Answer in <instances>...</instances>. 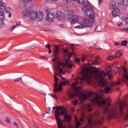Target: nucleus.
Wrapping results in <instances>:
<instances>
[{"mask_svg": "<svg viewBox=\"0 0 128 128\" xmlns=\"http://www.w3.org/2000/svg\"><path fill=\"white\" fill-rule=\"evenodd\" d=\"M100 58L96 56L94 62L90 61L88 64H86L82 70V77H79L75 79L74 82L72 85L73 90L72 92L68 94V96L72 100V104L74 106L78 104V100H76V98H78L81 100H90L92 102L97 104L100 108L105 106L103 110V112H122L124 110V104L121 101L118 102V105L114 109L110 110L108 106H110V101L112 98L109 97L107 100L104 99L102 94H98L94 93V92H86L84 94L80 92L81 86H78V84H82L84 82L90 84H94L96 86H100L102 87L100 92L102 94H108L109 92L112 90V86H116L122 84V82H128V75L126 74V68L124 67L116 66V69L117 72H119L120 78H118V82H112L108 86L106 85L108 84L106 78L108 76L109 80L112 78V68L108 66L107 67V70L101 72L98 70V68L94 66H92L93 64L98 66L100 64Z\"/></svg>", "mask_w": 128, "mask_h": 128, "instance_id": "obj_1", "label": "nucleus"}, {"mask_svg": "<svg viewBox=\"0 0 128 128\" xmlns=\"http://www.w3.org/2000/svg\"><path fill=\"white\" fill-rule=\"evenodd\" d=\"M54 54L51 56H40V58H52V62L55 64V68H56V70L57 72H59L60 74H64L63 70H66V68L71 69L72 68V66L74 64L70 63L68 60H70V56L66 55L64 58V62H62L58 60V52H60V47L56 45L54 46Z\"/></svg>", "mask_w": 128, "mask_h": 128, "instance_id": "obj_2", "label": "nucleus"}, {"mask_svg": "<svg viewBox=\"0 0 128 128\" xmlns=\"http://www.w3.org/2000/svg\"><path fill=\"white\" fill-rule=\"evenodd\" d=\"M67 18L70 22V24H78L80 25L76 26L74 28H90L92 23L96 22V18L94 16L88 18H82L74 14V11L70 10L68 12Z\"/></svg>", "mask_w": 128, "mask_h": 128, "instance_id": "obj_3", "label": "nucleus"}, {"mask_svg": "<svg viewBox=\"0 0 128 128\" xmlns=\"http://www.w3.org/2000/svg\"><path fill=\"white\" fill-rule=\"evenodd\" d=\"M23 15L26 18H28L29 20H30L32 22L36 20L40 22V20H42L44 18L42 12H39L38 14V12L36 11L24 10Z\"/></svg>", "mask_w": 128, "mask_h": 128, "instance_id": "obj_4", "label": "nucleus"}, {"mask_svg": "<svg viewBox=\"0 0 128 128\" xmlns=\"http://www.w3.org/2000/svg\"><path fill=\"white\" fill-rule=\"evenodd\" d=\"M54 78L55 82L54 83V86L55 88L54 89V92H62V87L58 88V73L56 72H54Z\"/></svg>", "mask_w": 128, "mask_h": 128, "instance_id": "obj_5", "label": "nucleus"}, {"mask_svg": "<svg viewBox=\"0 0 128 128\" xmlns=\"http://www.w3.org/2000/svg\"><path fill=\"white\" fill-rule=\"evenodd\" d=\"M45 14H46V20L49 22H52V20L54 18V14L51 12L49 10H46Z\"/></svg>", "mask_w": 128, "mask_h": 128, "instance_id": "obj_6", "label": "nucleus"}, {"mask_svg": "<svg viewBox=\"0 0 128 128\" xmlns=\"http://www.w3.org/2000/svg\"><path fill=\"white\" fill-rule=\"evenodd\" d=\"M6 10V6H4L2 2H0V20H2L4 18V12Z\"/></svg>", "mask_w": 128, "mask_h": 128, "instance_id": "obj_7", "label": "nucleus"}, {"mask_svg": "<svg viewBox=\"0 0 128 128\" xmlns=\"http://www.w3.org/2000/svg\"><path fill=\"white\" fill-rule=\"evenodd\" d=\"M85 12L88 16H94L95 13L94 11V9H92L91 7L88 8L86 10Z\"/></svg>", "mask_w": 128, "mask_h": 128, "instance_id": "obj_8", "label": "nucleus"}, {"mask_svg": "<svg viewBox=\"0 0 128 128\" xmlns=\"http://www.w3.org/2000/svg\"><path fill=\"white\" fill-rule=\"evenodd\" d=\"M120 14V10L118 8H115L113 10L112 12V16L113 18H116V16H118Z\"/></svg>", "mask_w": 128, "mask_h": 128, "instance_id": "obj_9", "label": "nucleus"}, {"mask_svg": "<svg viewBox=\"0 0 128 128\" xmlns=\"http://www.w3.org/2000/svg\"><path fill=\"white\" fill-rule=\"evenodd\" d=\"M56 16L60 20H63L64 18V14L62 11H58L56 12Z\"/></svg>", "mask_w": 128, "mask_h": 128, "instance_id": "obj_10", "label": "nucleus"}, {"mask_svg": "<svg viewBox=\"0 0 128 128\" xmlns=\"http://www.w3.org/2000/svg\"><path fill=\"white\" fill-rule=\"evenodd\" d=\"M122 22H126V24H128V14L124 13L123 16H122Z\"/></svg>", "mask_w": 128, "mask_h": 128, "instance_id": "obj_11", "label": "nucleus"}, {"mask_svg": "<svg viewBox=\"0 0 128 128\" xmlns=\"http://www.w3.org/2000/svg\"><path fill=\"white\" fill-rule=\"evenodd\" d=\"M58 76L64 80L63 82H60V86H68V84H70V81H68V80H65L64 78L60 76V74H59Z\"/></svg>", "mask_w": 128, "mask_h": 128, "instance_id": "obj_12", "label": "nucleus"}, {"mask_svg": "<svg viewBox=\"0 0 128 128\" xmlns=\"http://www.w3.org/2000/svg\"><path fill=\"white\" fill-rule=\"evenodd\" d=\"M92 105L91 104H86L83 106V109H82V110H88V112H92Z\"/></svg>", "mask_w": 128, "mask_h": 128, "instance_id": "obj_13", "label": "nucleus"}, {"mask_svg": "<svg viewBox=\"0 0 128 128\" xmlns=\"http://www.w3.org/2000/svg\"><path fill=\"white\" fill-rule=\"evenodd\" d=\"M118 4L121 6L123 4L124 6H128V0H118Z\"/></svg>", "mask_w": 128, "mask_h": 128, "instance_id": "obj_14", "label": "nucleus"}, {"mask_svg": "<svg viewBox=\"0 0 128 128\" xmlns=\"http://www.w3.org/2000/svg\"><path fill=\"white\" fill-rule=\"evenodd\" d=\"M116 6V2L114 1H110V10H115Z\"/></svg>", "mask_w": 128, "mask_h": 128, "instance_id": "obj_15", "label": "nucleus"}, {"mask_svg": "<svg viewBox=\"0 0 128 128\" xmlns=\"http://www.w3.org/2000/svg\"><path fill=\"white\" fill-rule=\"evenodd\" d=\"M20 22H16V24L13 25L12 26V27L10 28V30L11 32H13L14 28H16V26H20Z\"/></svg>", "mask_w": 128, "mask_h": 128, "instance_id": "obj_16", "label": "nucleus"}, {"mask_svg": "<svg viewBox=\"0 0 128 128\" xmlns=\"http://www.w3.org/2000/svg\"><path fill=\"white\" fill-rule=\"evenodd\" d=\"M122 56V50H118L116 52V58H120V56Z\"/></svg>", "mask_w": 128, "mask_h": 128, "instance_id": "obj_17", "label": "nucleus"}, {"mask_svg": "<svg viewBox=\"0 0 128 128\" xmlns=\"http://www.w3.org/2000/svg\"><path fill=\"white\" fill-rule=\"evenodd\" d=\"M82 4L83 8H88L90 6V2L88 0H86Z\"/></svg>", "mask_w": 128, "mask_h": 128, "instance_id": "obj_18", "label": "nucleus"}, {"mask_svg": "<svg viewBox=\"0 0 128 128\" xmlns=\"http://www.w3.org/2000/svg\"><path fill=\"white\" fill-rule=\"evenodd\" d=\"M72 2V0H63L62 2L64 4H70Z\"/></svg>", "mask_w": 128, "mask_h": 128, "instance_id": "obj_19", "label": "nucleus"}, {"mask_svg": "<svg viewBox=\"0 0 128 128\" xmlns=\"http://www.w3.org/2000/svg\"><path fill=\"white\" fill-rule=\"evenodd\" d=\"M102 26H97L95 28L96 32H102Z\"/></svg>", "mask_w": 128, "mask_h": 128, "instance_id": "obj_20", "label": "nucleus"}, {"mask_svg": "<svg viewBox=\"0 0 128 128\" xmlns=\"http://www.w3.org/2000/svg\"><path fill=\"white\" fill-rule=\"evenodd\" d=\"M5 10L6 11V12L10 13L12 12V9L10 8H6L5 7Z\"/></svg>", "mask_w": 128, "mask_h": 128, "instance_id": "obj_21", "label": "nucleus"}, {"mask_svg": "<svg viewBox=\"0 0 128 128\" xmlns=\"http://www.w3.org/2000/svg\"><path fill=\"white\" fill-rule=\"evenodd\" d=\"M128 41L126 40H123L121 42V45L122 46H126V44H128Z\"/></svg>", "mask_w": 128, "mask_h": 128, "instance_id": "obj_22", "label": "nucleus"}, {"mask_svg": "<svg viewBox=\"0 0 128 128\" xmlns=\"http://www.w3.org/2000/svg\"><path fill=\"white\" fill-rule=\"evenodd\" d=\"M114 58H116V56H111L107 57V60H114Z\"/></svg>", "mask_w": 128, "mask_h": 128, "instance_id": "obj_23", "label": "nucleus"}, {"mask_svg": "<svg viewBox=\"0 0 128 128\" xmlns=\"http://www.w3.org/2000/svg\"><path fill=\"white\" fill-rule=\"evenodd\" d=\"M0 26H1V28H6V24H4V22H2V20H0Z\"/></svg>", "mask_w": 128, "mask_h": 128, "instance_id": "obj_24", "label": "nucleus"}, {"mask_svg": "<svg viewBox=\"0 0 128 128\" xmlns=\"http://www.w3.org/2000/svg\"><path fill=\"white\" fill-rule=\"evenodd\" d=\"M22 6H23L24 8H28L26 7V6L24 4V2H21L20 3V8H22Z\"/></svg>", "mask_w": 128, "mask_h": 128, "instance_id": "obj_25", "label": "nucleus"}, {"mask_svg": "<svg viewBox=\"0 0 128 128\" xmlns=\"http://www.w3.org/2000/svg\"><path fill=\"white\" fill-rule=\"evenodd\" d=\"M124 120H128V110L124 114Z\"/></svg>", "mask_w": 128, "mask_h": 128, "instance_id": "obj_26", "label": "nucleus"}, {"mask_svg": "<svg viewBox=\"0 0 128 128\" xmlns=\"http://www.w3.org/2000/svg\"><path fill=\"white\" fill-rule=\"evenodd\" d=\"M20 80H21V81L22 80V78H17L14 80V82H18Z\"/></svg>", "mask_w": 128, "mask_h": 128, "instance_id": "obj_27", "label": "nucleus"}, {"mask_svg": "<svg viewBox=\"0 0 128 128\" xmlns=\"http://www.w3.org/2000/svg\"><path fill=\"white\" fill-rule=\"evenodd\" d=\"M5 122L6 124H10V118L8 117H7L6 119L5 120Z\"/></svg>", "mask_w": 128, "mask_h": 128, "instance_id": "obj_28", "label": "nucleus"}, {"mask_svg": "<svg viewBox=\"0 0 128 128\" xmlns=\"http://www.w3.org/2000/svg\"><path fill=\"white\" fill-rule=\"evenodd\" d=\"M84 0H78L77 2L79 4H82V3L84 2Z\"/></svg>", "mask_w": 128, "mask_h": 128, "instance_id": "obj_29", "label": "nucleus"}, {"mask_svg": "<svg viewBox=\"0 0 128 128\" xmlns=\"http://www.w3.org/2000/svg\"><path fill=\"white\" fill-rule=\"evenodd\" d=\"M94 46L96 50H102V48H100V46L94 44Z\"/></svg>", "mask_w": 128, "mask_h": 128, "instance_id": "obj_30", "label": "nucleus"}, {"mask_svg": "<svg viewBox=\"0 0 128 128\" xmlns=\"http://www.w3.org/2000/svg\"><path fill=\"white\" fill-rule=\"evenodd\" d=\"M82 118H80V121L82 122H84V114H82Z\"/></svg>", "mask_w": 128, "mask_h": 128, "instance_id": "obj_31", "label": "nucleus"}, {"mask_svg": "<svg viewBox=\"0 0 128 128\" xmlns=\"http://www.w3.org/2000/svg\"><path fill=\"white\" fill-rule=\"evenodd\" d=\"M117 26H122L123 24L122 23L119 22L117 23Z\"/></svg>", "mask_w": 128, "mask_h": 128, "instance_id": "obj_32", "label": "nucleus"}, {"mask_svg": "<svg viewBox=\"0 0 128 128\" xmlns=\"http://www.w3.org/2000/svg\"><path fill=\"white\" fill-rule=\"evenodd\" d=\"M13 124L17 128H18V122H14Z\"/></svg>", "mask_w": 128, "mask_h": 128, "instance_id": "obj_33", "label": "nucleus"}, {"mask_svg": "<svg viewBox=\"0 0 128 128\" xmlns=\"http://www.w3.org/2000/svg\"><path fill=\"white\" fill-rule=\"evenodd\" d=\"M62 10L64 12H66V10H68V7H64V8H63Z\"/></svg>", "mask_w": 128, "mask_h": 128, "instance_id": "obj_34", "label": "nucleus"}, {"mask_svg": "<svg viewBox=\"0 0 128 128\" xmlns=\"http://www.w3.org/2000/svg\"><path fill=\"white\" fill-rule=\"evenodd\" d=\"M75 60L77 62H80V58H75Z\"/></svg>", "mask_w": 128, "mask_h": 128, "instance_id": "obj_35", "label": "nucleus"}, {"mask_svg": "<svg viewBox=\"0 0 128 128\" xmlns=\"http://www.w3.org/2000/svg\"><path fill=\"white\" fill-rule=\"evenodd\" d=\"M46 114H50V112H44L42 115V118H44V116H46Z\"/></svg>", "mask_w": 128, "mask_h": 128, "instance_id": "obj_36", "label": "nucleus"}, {"mask_svg": "<svg viewBox=\"0 0 128 128\" xmlns=\"http://www.w3.org/2000/svg\"><path fill=\"white\" fill-rule=\"evenodd\" d=\"M70 46L71 48H72V50H74V44H70Z\"/></svg>", "mask_w": 128, "mask_h": 128, "instance_id": "obj_37", "label": "nucleus"}, {"mask_svg": "<svg viewBox=\"0 0 128 128\" xmlns=\"http://www.w3.org/2000/svg\"><path fill=\"white\" fill-rule=\"evenodd\" d=\"M38 92H39V94H45L46 96V94H44V92L42 91H37Z\"/></svg>", "mask_w": 128, "mask_h": 128, "instance_id": "obj_38", "label": "nucleus"}, {"mask_svg": "<svg viewBox=\"0 0 128 128\" xmlns=\"http://www.w3.org/2000/svg\"><path fill=\"white\" fill-rule=\"evenodd\" d=\"M45 46H46V48H50V44H46Z\"/></svg>", "mask_w": 128, "mask_h": 128, "instance_id": "obj_39", "label": "nucleus"}, {"mask_svg": "<svg viewBox=\"0 0 128 128\" xmlns=\"http://www.w3.org/2000/svg\"><path fill=\"white\" fill-rule=\"evenodd\" d=\"M52 2H54V4H56V2H58V0H50Z\"/></svg>", "mask_w": 128, "mask_h": 128, "instance_id": "obj_40", "label": "nucleus"}, {"mask_svg": "<svg viewBox=\"0 0 128 128\" xmlns=\"http://www.w3.org/2000/svg\"><path fill=\"white\" fill-rule=\"evenodd\" d=\"M98 0L99 4H102V2H104V0Z\"/></svg>", "mask_w": 128, "mask_h": 128, "instance_id": "obj_41", "label": "nucleus"}, {"mask_svg": "<svg viewBox=\"0 0 128 128\" xmlns=\"http://www.w3.org/2000/svg\"><path fill=\"white\" fill-rule=\"evenodd\" d=\"M49 96H52V98H56V96H54V95L52 94H49Z\"/></svg>", "mask_w": 128, "mask_h": 128, "instance_id": "obj_42", "label": "nucleus"}, {"mask_svg": "<svg viewBox=\"0 0 128 128\" xmlns=\"http://www.w3.org/2000/svg\"><path fill=\"white\" fill-rule=\"evenodd\" d=\"M0 124L2 126H4V123L3 122L0 121Z\"/></svg>", "mask_w": 128, "mask_h": 128, "instance_id": "obj_43", "label": "nucleus"}, {"mask_svg": "<svg viewBox=\"0 0 128 128\" xmlns=\"http://www.w3.org/2000/svg\"><path fill=\"white\" fill-rule=\"evenodd\" d=\"M68 50L67 49H65V50H64V52H66V53H68Z\"/></svg>", "mask_w": 128, "mask_h": 128, "instance_id": "obj_44", "label": "nucleus"}, {"mask_svg": "<svg viewBox=\"0 0 128 128\" xmlns=\"http://www.w3.org/2000/svg\"><path fill=\"white\" fill-rule=\"evenodd\" d=\"M70 55H71V56H76V54H74V52H72V53L70 54Z\"/></svg>", "mask_w": 128, "mask_h": 128, "instance_id": "obj_45", "label": "nucleus"}, {"mask_svg": "<svg viewBox=\"0 0 128 128\" xmlns=\"http://www.w3.org/2000/svg\"><path fill=\"white\" fill-rule=\"evenodd\" d=\"M8 16H9V18H11V16H12V12L9 13Z\"/></svg>", "mask_w": 128, "mask_h": 128, "instance_id": "obj_46", "label": "nucleus"}, {"mask_svg": "<svg viewBox=\"0 0 128 128\" xmlns=\"http://www.w3.org/2000/svg\"><path fill=\"white\" fill-rule=\"evenodd\" d=\"M85 60H86V58H82V62H84Z\"/></svg>", "mask_w": 128, "mask_h": 128, "instance_id": "obj_47", "label": "nucleus"}, {"mask_svg": "<svg viewBox=\"0 0 128 128\" xmlns=\"http://www.w3.org/2000/svg\"><path fill=\"white\" fill-rule=\"evenodd\" d=\"M50 52H52V50H50V48H49L48 54H50Z\"/></svg>", "mask_w": 128, "mask_h": 128, "instance_id": "obj_48", "label": "nucleus"}, {"mask_svg": "<svg viewBox=\"0 0 128 128\" xmlns=\"http://www.w3.org/2000/svg\"><path fill=\"white\" fill-rule=\"evenodd\" d=\"M74 110H76V108H72V112H74Z\"/></svg>", "mask_w": 128, "mask_h": 128, "instance_id": "obj_49", "label": "nucleus"}, {"mask_svg": "<svg viewBox=\"0 0 128 128\" xmlns=\"http://www.w3.org/2000/svg\"><path fill=\"white\" fill-rule=\"evenodd\" d=\"M52 108H53L54 110H56V107H53Z\"/></svg>", "mask_w": 128, "mask_h": 128, "instance_id": "obj_50", "label": "nucleus"}, {"mask_svg": "<svg viewBox=\"0 0 128 128\" xmlns=\"http://www.w3.org/2000/svg\"><path fill=\"white\" fill-rule=\"evenodd\" d=\"M48 110L49 112H50V108H48Z\"/></svg>", "mask_w": 128, "mask_h": 128, "instance_id": "obj_51", "label": "nucleus"}, {"mask_svg": "<svg viewBox=\"0 0 128 128\" xmlns=\"http://www.w3.org/2000/svg\"><path fill=\"white\" fill-rule=\"evenodd\" d=\"M28 0V2H32V0Z\"/></svg>", "mask_w": 128, "mask_h": 128, "instance_id": "obj_52", "label": "nucleus"}, {"mask_svg": "<svg viewBox=\"0 0 128 128\" xmlns=\"http://www.w3.org/2000/svg\"><path fill=\"white\" fill-rule=\"evenodd\" d=\"M74 2H78V0H73Z\"/></svg>", "mask_w": 128, "mask_h": 128, "instance_id": "obj_53", "label": "nucleus"}, {"mask_svg": "<svg viewBox=\"0 0 128 128\" xmlns=\"http://www.w3.org/2000/svg\"><path fill=\"white\" fill-rule=\"evenodd\" d=\"M0 2H2V0H0Z\"/></svg>", "mask_w": 128, "mask_h": 128, "instance_id": "obj_54", "label": "nucleus"}, {"mask_svg": "<svg viewBox=\"0 0 128 128\" xmlns=\"http://www.w3.org/2000/svg\"><path fill=\"white\" fill-rule=\"evenodd\" d=\"M127 50H128V46L126 47Z\"/></svg>", "mask_w": 128, "mask_h": 128, "instance_id": "obj_55", "label": "nucleus"}, {"mask_svg": "<svg viewBox=\"0 0 128 128\" xmlns=\"http://www.w3.org/2000/svg\"><path fill=\"white\" fill-rule=\"evenodd\" d=\"M64 26V25H62V24L60 25L61 26Z\"/></svg>", "mask_w": 128, "mask_h": 128, "instance_id": "obj_56", "label": "nucleus"}, {"mask_svg": "<svg viewBox=\"0 0 128 128\" xmlns=\"http://www.w3.org/2000/svg\"><path fill=\"white\" fill-rule=\"evenodd\" d=\"M78 110H80V109H78Z\"/></svg>", "mask_w": 128, "mask_h": 128, "instance_id": "obj_57", "label": "nucleus"}, {"mask_svg": "<svg viewBox=\"0 0 128 128\" xmlns=\"http://www.w3.org/2000/svg\"><path fill=\"white\" fill-rule=\"evenodd\" d=\"M114 72H116V70H114Z\"/></svg>", "mask_w": 128, "mask_h": 128, "instance_id": "obj_58", "label": "nucleus"}, {"mask_svg": "<svg viewBox=\"0 0 128 128\" xmlns=\"http://www.w3.org/2000/svg\"><path fill=\"white\" fill-rule=\"evenodd\" d=\"M74 76V74H72V76Z\"/></svg>", "mask_w": 128, "mask_h": 128, "instance_id": "obj_59", "label": "nucleus"}, {"mask_svg": "<svg viewBox=\"0 0 128 128\" xmlns=\"http://www.w3.org/2000/svg\"><path fill=\"white\" fill-rule=\"evenodd\" d=\"M44 100H45V102H46V98H44Z\"/></svg>", "mask_w": 128, "mask_h": 128, "instance_id": "obj_60", "label": "nucleus"}]
</instances>
